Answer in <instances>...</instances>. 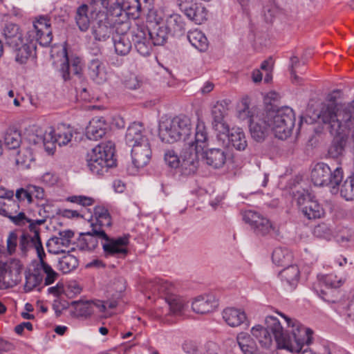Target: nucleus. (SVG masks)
Instances as JSON below:
<instances>
[{
  "mask_svg": "<svg viewBox=\"0 0 354 354\" xmlns=\"http://www.w3.org/2000/svg\"><path fill=\"white\" fill-rule=\"evenodd\" d=\"M348 131V130H346L343 133L338 135H334L330 132L332 136L335 137L333 139L328 151L330 158H337L343 155L346 143V139L344 136H346V133Z\"/></svg>",
  "mask_w": 354,
  "mask_h": 354,
  "instance_id": "29",
  "label": "nucleus"
},
{
  "mask_svg": "<svg viewBox=\"0 0 354 354\" xmlns=\"http://www.w3.org/2000/svg\"><path fill=\"white\" fill-rule=\"evenodd\" d=\"M115 53L118 55H126L131 49L132 44L127 36H113Z\"/></svg>",
  "mask_w": 354,
  "mask_h": 354,
  "instance_id": "44",
  "label": "nucleus"
},
{
  "mask_svg": "<svg viewBox=\"0 0 354 354\" xmlns=\"http://www.w3.org/2000/svg\"><path fill=\"white\" fill-rule=\"evenodd\" d=\"M315 234L317 236L327 237L330 234V230L325 224L318 225L314 230Z\"/></svg>",
  "mask_w": 354,
  "mask_h": 354,
  "instance_id": "64",
  "label": "nucleus"
},
{
  "mask_svg": "<svg viewBox=\"0 0 354 354\" xmlns=\"http://www.w3.org/2000/svg\"><path fill=\"white\" fill-rule=\"evenodd\" d=\"M162 24L171 35H181L184 32L185 23L183 17L178 14L169 15Z\"/></svg>",
  "mask_w": 354,
  "mask_h": 354,
  "instance_id": "26",
  "label": "nucleus"
},
{
  "mask_svg": "<svg viewBox=\"0 0 354 354\" xmlns=\"http://www.w3.org/2000/svg\"><path fill=\"white\" fill-rule=\"evenodd\" d=\"M3 138L6 146L10 149L18 148L21 142L20 131L12 127L6 129Z\"/></svg>",
  "mask_w": 354,
  "mask_h": 354,
  "instance_id": "39",
  "label": "nucleus"
},
{
  "mask_svg": "<svg viewBox=\"0 0 354 354\" xmlns=\"http://www.w3.org/2000/svg\"><path fill=\"white\" fill-rule=\"evenodd\" d=\"M149 26L135 24L130 31L132 42L137 51L142 56L150 55L152 47Z\"/></svg>",
  "mask_w": 354,
  "mask_h": 354,
  "instance_id": "10",
  "label": "nucleus"
},
{
  "mask_svg": "<svg viewBox=\"0 0 354 354\" xmlns=\"http://www.w3.org/2000/svg\"><path fill=\"white\" fill-rule=\"evenodd\" d=\"M207 141V132L205 124L202 122H198L196 127V132L194 135V140H189L187 142L189 146V150H192L196 153H201L203 151L204 147H206Z\"/></svg>",
  "mask_w": 354,
  "mask_h": 354,
  "instance_id": "20",
  "label": "nucleus"
},
{
  "mask_svg": "<svg viewBox=\"0 0 354 354\" xmlns=\"http://www.w3.org/2000/svg\"><path fill=\"white\" fill-rule=\"evenodd\" d=\"M236 341L243 354H255L257 352L256 343L249 334L243 332L239 333Z\"/></svg>",
  "mask_w": 354,
  "mask_h": 354,
  "instance_id": "34",
  "label": "nucleus"
},
{
  "mask_svg": "<svg viewBox=\"0 0 354 354\" xmlns=\"http://www.w3.org/2000/svg\"><path fill=\"white\" fill-rule=\"evenodd\" d=\"M73 133L69 129L64 131H59L55 133V136L48 134L44 138V145L48 142L50 140L53 142H57L59 146L67 145L72 139Z\"/></svg>",
  "mask_w": 354,
  "mask_h": 354,
  "instance_id": "43",
  "label": "nucleus"
},
{
  "mask_svg": "<svg viewBox=\"0 0 354 354\" xmlns=\"http://www.w3.org/2000/svg\"><path fill=\"white\" fill-rule=\"evenodd\" d=\"M58 235L60 241L63 242V246L67 247L69 245L71 239L74 236V232L70 230H64L60 231Z\"/></svg>",
  "mask_w": 354,
  "mask_h": 354,
  "instance_id": "58",
  "label": "nucleus"
},
{
  "mask_svg": "<svg viewBox=\"0 0 354 354\" xmlns=\"http://www.w3.org/2000/svg\"><path fill=\"white\" fill-rule=\"evenodd\" d=\"M265 113L275 137L284 140L291 135L295 122V113L291 108L283 106L277 109H268Z\"/></svg>",
  "mask_w": 354,
  "mask_h": 354,
  "instance_id": "5",
  "label": "nucleus"
},
{
  "mask_svg": "<svg viewBox=\"0 0 354 354\" xmlns=\"http://www.w3.org/2000/svg\"><path fill=\"white\" fill-rule=\"evenodd\" d=\"M201 156L206 164L214 169L223 167L226 162V153L221 149L212 148L205 151H203Z\"/></svg>",
  "mask_w": 354,
  "mask_h": 354,
  "instance_id": "19",
  "label": "nucleus"
},
{
  "mask_svg": "<svg viewBox=\"0 0 354 354\" xmlns=\"http://www.w3.org/2000/svg\"><path fill=\"white\" fill-rule=\"evenodd\" d=\"M66 59L62 64L60 68V72L62 73V76L64 81L70 80V73H73V74L80 77L82 74V66L80 65V60L79 58H75L71 64H69V60L68 58L67 53L65 54Z\"/></svg>",
  "mask_w": 354,
  "mask_h": 354,
  "instance_id": "31",
  "label": "nucleus"
},
{
  "mask_svg": "<svg viewBox=\"0 0 354 354\" xmlns=\"http://www.w3.org/2000/svg\"><path fill=\"white\" fill-rule=\"evenodd\" d=\"M291 65L290 67V72L291 74L292 82L293 83L299 84L303 79L299 77L297 73L303 74L304 69V64L299 62L297 57H292L290 59Z\"/></svg>",
  "mask_w": 354,
  "mask_h": 354,
  "instance_id": "48",
  "label": "nucleus"
},
{
  "mask_svg": "<svg viewBox=\"0 0 354 354\" xmlns=\"http://www.w3.org/2000/svg\"><path fill=\"white\" fill-rule=\"evenodd\" d=\"M9 219L18 226H24L26 223L30 222V218H28L23 212H19L13 216H10Z\"/></svg>",
  "mask_w": 354,
  "mask_h": 354,
  "instance_id": "56",
  "label": "nucleus"
},
{
  "mask_svg": "<svg viewBox=\"0 0 354 354\" xmlns=\"http://www.w3.org/2000/svg\"><path fill=\"white\" fill-rule=\"evenodd\" d=\"M40 268L46 274L44 279V285L48 286L53 283L58 277V274L48 263H43V266Z\"/></svg>",
  "mask_w": 354,
  "mask_h": 354,
  "instance_id": "53",
  "label": "nucleus"
},
{
  "mask_svg": "<svg viewBox=\"0 0 354 354\" xmlns=\"http://www.w3.org/2000/svg\"><path fill=\"white\" fill-rule=\"evenodd\" d=\"M87 166L93 174L102 176L108 171L109 168L116 166V159L104 158L95 162H87Z\"/></svg>",
  "mask_w": 354,
  "mask_h": 354,
  "instance_id": "30",
  "label": "nucleus"
},
{
  "mask_svg": "<svg viewBox=\"0 0 354 354\" xmlns=\"http://www.w3.org/2000/svg\"><path fill=\"white\" fill-rule=\"evenodd\" d=\"M165 161L171 168H178L180 165L181 157H178L174 150H167L165 153Z\"/></svg>",
  "mask_w": 354,
  "mask_h": 354,
  "instance_id": "52",
  "label": "nucleus"
},
{
  "mask_svg": "<svg viewBox=\"0 0 354 354\" xmlns=\"http://www.w3.org/2000/svg\"><path fill=\"white\" fill-rule=\"evenodd\" d=\"M147 19L149 23L148 26H151L152 24H162V12L157 10H151L148 14Z\"/></svg>",
  "mask_w": 354,
  "mask_h": 354,
  "instance_id": "57",
  "label": "nucleus"
},
{
  "mask_svg": "<svg viewBox=\"0 0 354 354\" xmlns=\"http://www.w3.org/2000/svg\"><path fill=\"white\" fill-rule=\"evenodd\" d=\"M74 306V311L72 315L75 317L87 318L93 313L92 302L88 301H75L71 303Z\"/></svg>",
  "mask_w": 354,
  "mask_h": 354,
  "instance_id": "36",
  "label": "nucleus"
},
{
  "mask_svg": "<svg viewBox=\"0 0 354 354\" xmlns=\"http://www.w3.org/2000/svg\"><path fill=\"white\" fill-rule=\"evenodd\" d=\"M191 132L192 122L185 115L167 119L161 122L159 125V137L166 143H174L181 140L187 141Z\"/></svg>",
  "mask_w": 354,
  "mask_h": 354,
  "instance_id": "4",
  "label": "nucleus"
},
{
  "mask_svg": "<svg viewBox=\"0 0 354 354\" xmlns=\"http://www.w3.org/2000/svg\"><path fill=\"white\" fill-rule=\"evenodd\" d=\"M77 266V259L68 252L59 260L57 267L64 274H67L75 270Z\"/></svg>",
  "mask_w": 354,
  "mask_h": 354,
  "instance_id": "41",
  "label": "nucleus"
},
{
  "mask_svg": "<svg viewBox=\"0 0 354 354\" xmlns=\"http://www.w3.org/2000/svg\"><path fill=\"white\" fill-rule=\"evenodd\" d=\"M293 198L297 201L300 210L302 207L309 204L310 202L315 200V196L308 189H300L293 192Z\"/></svg>",
  "mask_w": 354,
  "mask_h": 354,
  "instance_id": "49",
  "label": "nucleus"
},
{
  "mask_svg": "<svg viewBox=\"0 0 354 354\" xmlns=\"http://www.w3.org/2000/svg\"><path fill=\"white\" fill-rule=\"evenodd\" d=\"M248 107L239 112V117L242 119L249 118L250 131L252 138L257 142L264 140L268 135L270 126L268 119H266V113H263L261 116H250L249 115Z\"/></svg>",
  "mask_w": 354,
  "mask_h": 354,
  "instance_id": "8",
  "label": "nucleus"
},
{
  "mask_svg": "<svg viewBox=\"0 0 354 354\" xmlns=\"http://www.w3.org/2000/svg\"><path fill=\"white\" fill-rule=\"evenodd\" d=\"M116 17H121L123 12L125 17L131 16L133 18H137L140 15L141 4L139 0H116Z\"/></svg>",
  "mask_w": 354,
  "mask_h": 354,
  "instance_id": "17",
  "label": "nucleus"
},
{
  "mask_svg": "<svg viewBox=\"0 0 354 354\" xmlns=\"http://www.w3.org/2000/svg\"><path fill=\"white\" fill-rule=\"evenodd\" d=\"M222 315L225 322L232 327L239 326L247 319L244 311L234 308H225Z\"/></svg>",
  "mask_w": 354,
  "mask_h": 354,
  "instance_id": "24",
  "label": "nucleus"
},
{
  "mask_svg": "<svg viewBox=\"0 0 354 354\" xmlns=\"http://www.w3.org/2000/svg\"><path fill=\"white\" fill-rule=\"evenodd\" d=\"M344 177L343 169L337 167L332 169L327 164L318 162L311 171V180L316 186H329L337 189Z\"/></svg>",
  "mask_w": 354,
  "mask_h": 354,
  "instance_id": "6",
  "label": "nucleus"
},
{
  "mask_svg": "<svg viewBox=\"0 0 354 354\" xmlns=\"http://www.w3.org/2000/svg\"><path fill=\"white\" fill-rule=\"evenodd\" d=\"M282 281H286L289 286L295 287L299 280L300 271L296 265H288L279 272Z\"/></svg>",
  "mask_w": 354,
  "mask_h": 354,
  "instance_id": "33",
  "label": "nucleus"
},
{
  "mask_svg": "<svg viewBox=\"0 0 354 354\" xmlns=\"http://www.w3.org/2000/svg\"><path fill=\"white\" fill-rule=\"evenodd\" d=\"M15 197L19 203L24 201L26 199L28 204L33 203L30 185H28L26 188L21 187L17 189L15 193Z\"/></svg>",
  "mask_w": 354,
  "mask_h": 354,
  "instance_id": "54",
  "label": "nucleus"
},
{
  "mask_svg": "<svg viewBox=\"0 0 354 354\" xmlns=\"http://www.w3.org/2000/svg\"><path fill=\"white\" fill-rule=\"evenodd\" d=\"M301 212L308 219L319 218L324 214L323 207L315 199L310 202L309 204L302 207Z\"/></svg>",
  "mask_w": 354,
  "mask_h": 354,
  "instance_id": "38",
  "label": "nucleus"
},
{
  "mask_svg": "<svg viewBox=\"0 0 354 354\" xmlns=\"http://www.w3.org/2000/svg\"><path fill=\"white\" fill-rule=\"evenodd\" d=\"M187 39L190 44L200 52H205L207 50L209 43L207 37L201 31L197 29L189 31Z\"/></svg>",
  "mask_w": 354,
  "mask_h": 354,
  "instance_id": "32",
  "label": "nucleus"
},
{
  "mask_svg": "<svg viewBox=\"0 0 354 354\" xmlns=\"http://www.w3.org/2000/svg\"><path fill=\"white\" fill-rule=\"evenodd\" d=\"M94 215L96 218L95 223H91L93 225H98L100 228L102 227H111L112 225L111 215L106 208L103 206H97L94 209Z\"/></svg>",
  "mask_w": 354,
  "mask_h": 354,
  "instance_id": "37",
  "label": "nucleus"
},
{
  "mask_svg": "<svg viewBox=\"0 0 354 354\" xmlns=\"http://www.w3.org/2000/svg\"><path fill=\"white\" fill-rule=\"evenodd\" d=\"M115 145L113 142L109 141L106 143H101L93 148L87 153L86 162H95L99 159L115 158Z\"/></svg>",
  "mask_w": 354,
  "mask_h": 354,
  "instance_id": "15",
  "label": "nucleus"
},
{
  "mask_svg": "<svg viewBox=\"0 0 354 354\" xmlns=\"http://www.w3.org/2000/svg\"><path fill=\"white\" fill-rule=\"evenodd\" d=\"M17 234L14 231L10 232L7 239V250L10 254H12L15 252L17 246Z\"/></svg>",
  "mask_w": 354,
  "mask_h": 354,
  "instance_id": "55",
  "label": "nucleus"
},
{
  "mask_svg": "<svg viewBox=\"0 0 354 354\" xmlns=\"http://www.w3.org/2000/svg\"><path fill=\"white\" fill-rule=\"evenodd\" d=\"M80 236L77 246L80 250L92 251L95 250L98 245L97 239H101L105 257L124 258L129 253L127 248L129 243V234L111 238L98 225H93L91 231L82 232Z\"/></svg>",
  "mask_w": 354,
  "mask_h": 354,
  "instance_id": "2",
  "label": "nucleus"
},
{
  "mask_svg": "<svg viewBox=\"0 0 354 354\" xmlns=\"http://www.w3.org/2000/svg\"><path fill=\"white\" fill-rule=\"evenodd\" d=\"M34 248L36 250L37 257L39 259V263L37 265V266H39L41 267L43 266V263H47L44 259L46 254L43 248L41 239H37V245Z\"/></svg>",
  "mask_w": 354,
  "mask_h": 354,
  "instance_id": "62",
  "label": "nucleus"
},
{
  "mask_svg": "<svg viewBox=\"0 0 354 354\" xmlns=\"http://www.w3.org/2000/svg\"><path fill=\"white\" fill-rule=\"evenodd\" d=\"M113 32H115V36H126V34L132 28L129 20L118 21L115 20L112 26Z\"/></svg>",
  "mask_w": 354,
  "mask_h": 354,
  "instance_id": "51",
  "label": "nucleus"
},
{
  "mask_svg": "<svg viewBox=\"0 0 354 354\" xmlns=\"http://www.w3.org/2000/svg\"><path fill=\"white\" fill-rule=\"evenodd\" d=\"M165 300L168 304L170 311L174 315H179L182 313L185 307L184 300L176 295H167Z\"/></svg>",
  "mask_w": 354,
  "mask_h": 354,
  "instance_id": "46",
  "label": "nucleus"
},
{
  "mask_svg": "<svg viewBox=\"0 0 354 354\" xmlns=\"http://www.w3.org/2000/svg\"><path fill=\"white\" fill-rule=\"evenodd\" d=\"M2 34L6 45L15 51L16 62L21 64L26 63L36 50L33 39H30L28 37L25 40L21 27L17 24L10 22L5 24Z\"/></svg>",
  "mask_w": 354,
  "mask_h": 354,
  "instance_id": "3",
  "label": "nucleus"
},
{
  "mask_svg": "<svg viewBox=\"0 0 354 354\" xmlns=\"http://www.w3.org/2000/svg\"><path fill=\"white\" fill-rule=\"evenodd\" d=\"M26 282L24 290L26 292L32 291L37 287L43 281V275L40 273L39 268L35 269L32 272H26Z\"/></svg>",
  "mask_w": 354,
  "mask_h": 354,
  "instance_id": "40",
  "label": "nucleus"
},
{
  "mask_svg": "<svg viewBox=\"0 0 354 354\" xmlns=\"http://www.w3.org/2000/svg\"><path fill=\"white\" fill-rule=\"evenodd\" d=\"M8 199V203L4 204V207H0V215L9 218L10 216L19 212L20 206L19 202L12 200V198Z\"/></svg>",
  "mask_w": 354,
  "mask_h": 354,
  "instance_id": "50",
  "label": "nucleus"
},
{
  "mask_svg": "<svg viewBox=\"0 0 354 354\" xmlns=\"http://www.w3.org/2000/svg\"><path fill=\"white\" fill-rule=\"evenodd\" d=\"M113 288L116 292H123L126 289L125 279L123 277L115 278L113 283Z\"/></svg>",
  "mask_w": 354,
  "mask_h": 354,
  "instance_id": "61",
  "label": "nucleus"
},
{
  "mask_svg": "<svg viewBox=\"0 0 354 354\" xmlns=\"http://www.w3.org/2000/svg\"><path fill=\"white\" fill-rule=\"evenodd\" d=\"M46 221V218L37 220L30 219V222H29L28 226L30 232L33 234L40 235V229L38 226L43 225Z\"/></svg>",
  "mask_w": 354,
  "mask_h": 354,
  "instance_id": "59",
  "label": "nucleus"
},
{
  "mask_svg": "<svg viewBox=\"0 0 354 354\" xmlns=\"http://www.w3.org/2000/svg\"><path fill=\"white\" fill-rule=\"evenodd\" d=\"M243 220L257 236H266L275 229L269 219L253 210L245 211L243 213Z\"/></svg>",
  "mask_w": 354,
  "mask_h": 354,
  "instance_id": "9",
  "label": "nucleus"
},
{
  "mask_svg": "<svg viewBox=\"0 0 354 354\" xmlns=\"http://www.w3.org/2000/svg\"><path fill=\"white\" fill-rule=\"evenodd\" d=\"M126 143L129 147H133L145 142H149L148 138L145 135V128L141 122H133L127 130L125 135Z\"/></svg>",
  "mask_w": 354,
  "mask_h": 354,
  "instance_id": "14",
  "label": "nucleus"
},
{
  "mask_svg": "<svg viewBox=\"0 0 354 354\" xmlns=\"http://www.w3.org/2000/svg\"><path fill=\"white\" fill-rule=\"evenodd\" d=\"M87 73L91 80L97 84H102L107 80L105 64L99 58H94L88 62Z\"/></svg>",
  "mask_w": 354,
  "mask_h": 354,
  "instance_id": "13",
  "label": "nucleus"
},
{
  "mask_svg": "<svg viewBox=\"0 0 354 354\" xmlns=\"http://www.w3.org/2000/svg\"><path fill=\"white\" fill-rule=\"evenodd\" d=\"M28 37L33 42L41 46H48L53 40L50 20L47 17L41 16L33 22V28L28 32Z\"/></svg>",
  "mask_w": 354,
  "mask_h": 354,
  "instance_id": "7",
  "label": "nucleus"
},
{
  "mask_svg": "<svg viewBox=\"0 0 354 354\" xmlns=\"http://www.w3.org/2000/svg\"><path fill=\"white\" fill-rule=\"evenodd\" d=\"M228 138L229 144L238 151H243L248 146L245 136L240 128L229 129V131L223 133Z\"/></svg>",
  "mask_w": 354,
  "mask_h": 354,
  "instance_id": "23",
  "label": "nucleus"
},
{
  "mask_svg": "<svg viewBox=\"0 0 354 354\" xmlns=\"http://www.w3.org/2000/svg\"><path fill=\"white\" fill-rule=\"evenodd\" d=\"M88 6L86 4H82L76 11L75 17L76 24L81 31H86L88 29L90 26V20L88 17Z\"/></svg>",
  "mask_w": 354,
  "mask_h": 354,
  "instance_id": "42",
  "label": "nucleus"
},
{
  "mask_svg": "<svg viewBox=\"0 0 354 354\" xmlns=\"http://www.w3.org/2000/svg\"><path fill=\"white\" fill-rule=\"evenodd\" d=\"M31 191L32 198H36L37 199L44 198V190L42 187L36 185H29Z\"/></svg>",
  "mask_w": 354,
  "mask_h": 354,
  "instance_id": "63",
  "label": "nucleus"
},
{
  "mask_svg": "<svg viewBox=\"0 0 354 354\" xmlns=\"http://www.w3.org/2000/svg\"><path fill=\"white\" fill-rule=\"evenodd\" d=\"M185 15L196 24H202L206 19V10L198 3H185L182 5Z\"/></svg>",
  "mask_w": 354,
  "mask_h": 354,
  "instance_id": "22",
  "label": "nucleus"
},
{
  "mask_svg": "<svg viewBox=\"0 0 354 354\" xmlns=\"http://www.w3.org/2000/svg\"><path fill=\"white\" fill-rule=\"evenodd\" d=\"M292 252L286 248H277L272 254V259L274 264L279 266H286L292 263Z\"/></svg>",
  "mask_w": 354,
  "mask_h": 354,
  "instance_id": "35",
  "label": "nucleus"
},
{
  "mask_svg": "<svg viewBox=\"0 0 354 354\" xmlns=\"http://www.w3.org/2000/svg\"><path fill=\"white\" fill-rule=\"evenodd\" d=\"M281 317L284 318L288 326L292 328L291 335L284 331L279 321L273 316L266 317V327L261 325H256L251 329L252 336L256 338L259 344L266 348H268L272 342L270 333L271 331L274 337L279 348H284L289 351H299L301 350L304 338L307 334L311 332L310 328H305L295 319H292L285 314L277 312Z\"/></svg>",
  "mask_w": 354,
  "mask_h": 354,
  "instance_id": "1",
  "label": "nucleus"
},
{
  "mask_svg": "<svg viewBox=\"0 0 354 354\" xmlns=\"http://www.w3.org/2000/svg\"><path fill=\"white\" fill-rule=\"evenodd\" d=\"M339 91V90H334L333 91V93H330L327 96V100L330 102V103L328 104H324L322 106V109L319 113V114L317 115L318 116V118L322 122L323 124H324V129L330 132V129L328 128V125L331 123L330 121H324V118L322 117V111L324 110V109L325 108V106H333V112H334V115H335V117H331V121L332 120H338L340 122H343L342 120H339V113L346 106H344L342 109H341L340 110H338L337 109V104H335V101H336V99H337V97L336 95H335V93H338ZM342 124H344V122H342Z\"/></svg>",
  "mask_w": 354,
  "mask_h": 354,
  "instance_id": "28",
  "label": "nucleus"
},
{
  "mask_svg": "<svg viewBox=\"0 0 354 354\" xmlns=\"http://www.w3.org/2000/svg\"><path fill=\"white\" fill-rule=\"evenodd\" d=\"M132 162L136 168H141L147 165L151 156V150L149 142H145L131 147Z\"/></svg>",
  "mask_w": 354,
  "mask_h": 354,
  "instance_id": "12",
  "label": "nucleus"
},
{
  "mask_svg": "<svg viewBox=\"0 0 354 354\" xmlns=\"http://www.w3.org/2000/svg\"><path fill=\"white\" fill-rule=\"evenodd\" d=\"M142 85V82L136 76H131L125 81V86L131 90L139 88Z\"/></svg>",
  "mask_w": 354,
  "mask_h": 354,
  "instance_id": "60",
  "label": "nucleus"
},
{
  "mask_svg": "<svg viewBox=\"0 0 354 354\" xmlns=\"http://www.w3.org/2000/svg\"><path fill=\"white\" fill-rule=\"evenodd\" d=\"M199 165L198 153L189 150L181 156L179 169L182 174L189 176L196 173Z\"/></svg>",
  "mask_w": 354,
  "mask_h": 354,
  "instance_id": "16",
  "label": "nucleus"
},
{
  "mask_svg": "<svg viewBox=\"0 0 354 354\" xmlns=\"http://www.w3.org/2000/svg\"><path fill=\"white\" fill-rule=\"evenodd\" d=\"M218 306V299L212 295L200 296L192 302V309L198 314L213 311Z\"/></svg>",
  "mask_w": 354,
  "mask_h": 354,
  "instance_id": "18",
  "label": "nucleus"
},
{
  "mask_svg": "<svg viewBox=\"0 0 354 354\" xmlns=\"http://www.w3.org/2000/svg\"><path fill=\"white\" fill-rule=\"evenodd\" d=\"M279 12V7L274 1L269 0L263 4L262 15L267 24H272Z\"/></svg>",
  "mask_w": 354,
  "mask_h": 354,
  "instance_id": "45",
  "label": "nucleus"
},
{
  "mask_svg": "<svg viewBox=\"0 0 354 354\" xmlns=\"http://www.w3.org/2000/svg\"><path fill=\"white\" fill-rule=\"evenodd\" d=\"M92 34L95 40L104 41L113 34L112 26L107 20H100L92 27Z\"/></svg>",
  "mask_w": 354,
  "mask_h": 354,
  "instance_id": "27",
  "label": "nucleus"
},
{
  "mask_svg": "<svg viewBox=\"0 0 354 354\" xmlns=\"http://www.w3.org/2000/svg\"><path fill=\"white\" fill-rule=\"evenodd\" d=\"M108 124L103 118H93L86 128V136L88 139L97 140L106 133Z\"/></svg>",
  "mask_w": 354,
  "mask_h": 354,
  "instance_id": "21",
  "label": "nucleus"
},
{
  "mask_svg": "<svg viewBox=\"0 0 354 354\" xmlns=\"http://www.w3.org/2000/svg\"><path fill=\"white\" fill-rule=\"evenodd\" d=\"M151 46H162L167 40L168 36L170 35L165 28L164 24H152L149 26Z\"/></svg>",
  "mask_w": 354,
  "mask_h": 354,
  "instance_id": "25",
  "label": "nucleus"
},
{
  "mask_svg": "<svg viewBox=\"0 0 354 354\" xmlns=\"http://www.w3.org/2000/svg\"><path fill=\"white\" fill-rule=\"evenodd\" d=\"M229 104L230 100H223L218 101L212 109V126L220 133H225L229 131V127L224 122V117L228 110Z\"/></svg>",
  "mask_w": 354,
  "mask_h": 354,
  "instance_id": "11",
  "label": "nucleus"
},
{
  "mask_svg": "<svg viewBox=\"0 0 354 354\" xmlns=\"http://www.w3.org/2000/svg\"><path fill=\"white\" fill-rule=\"evenodd\" d=\"M37 239H41L40 235L33 234L32 236L24 232L19 239V248L23 253H26L29 248L37 245Z\"/></svg>",
  "mask_w": 354,
  "mask_h": 354,
  "instance_id": "47",
  "label": "nucleus"
}]
</instances>
